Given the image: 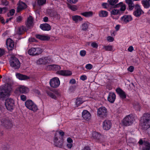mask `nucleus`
<instances>
[{"label":"nucleus","instance_id":"393cba45","mask_svg":"<svg viewBox=\"0 0 150 150\" xmlns=\"http://www.w3.org/2000/svg\"><path fill=\"white\" fill-rule=\"evenodd\" d=\"M120 7V8L119 10L120 11V12L121 13V14H122V11H124L126 9V6L125 4H123V3L122 2H120L118 4H116L114 7L115 8H118Z\"/></svg>","mask_w":150,"mask_h":150},{"label":"nucleus","instance_id":"6ab92c4d","mask_svg":"<svg viewBox=\"0 0 150 150\" xmlns=\"http://www.w3.org/2000/svg\"><path fill=\"white\" fill-rule=\"evenodd\" d=\"M6 45L8 50H11L13 49L14 46V42L11 39L8 38L7 40Z\"/></svg>","mask_w":150,"mask_h":150},{"label":"nucleus","instance_id":"1a4fd4ad","mask_svg":"<svg viewBox=\"0 0 150 150\" xmlns=\"http://www.w3.org/2000/svg\"><path fill=\"white\" fill-rule=\"evenodd\" d=\"M144 13V12L140 6L138 4H136L135 11L133 13V15L136 17H139L142 14Z\"/></svg>","mask_w":150,"mask_h":150},{"label":"nucleus","instance_id":"49530a36","mask_svg":"<svg viewBox=\"0 0 150 150\" xmlns=\"http://www.w3.org/2000/svg\"><path fill=\"white\" fill-rule=\"evenodd\" d=\"M1 2L2 5L5 6H8L9 4V2L7 0H1Z\"/></svg>","mask_w":150,"mask_h":150},{"label":"nucleus","instance_id":"0eeeda50","mask_svg":"<svg viewBox=\"0 0 150 150\" xmlns=\"http://www.w3.org/2000/svg\"><path fill=\"white\" fill-rule=\"evenodd\" d=\"M138 143L140 145V150H150V143L148 141L140 139Z\"/></svg>","mask_w":150,"mask_h":150},{"label":"nucleus","instance_id":"423d86ee","mask_svg":"<svg viewBox=\"0 0 150 150\" xmlns=\"http://www.w3.org/2000/svg\"><path fill=\"white\" fill-rule=\"evenodd\" d=\"M134 118L132 114L126 116L123 120L122 123L125 126H129L131 125L133 122Z\"/></svg>","mask_w":150,"mask_h":150},{"label":"nucleus","instance_id":"a878e982","mask_svg":"<svg viewBox=\"0 0 150 150\" xmlns=\"http://www.w3.org/2000/svg\"><path fill=\"white\" fill-rule=\"evenodd\" d=\"M35 37L37 39L41 40L48 41L50 39V37L49 36L39 34L36 35Z\"/></svg>","mask_w":150,"mask_h":150},{"label":"nucleus","instance_id":"09e8293b","mask_svg":"<svg viewBox=\"0 0 150 150\" xmlns=\"http://www.w3.org/2000/svg\"><path fill=\"white\" fill-rule=\"evenodd\" d=\"M134 107L136 110L139 111H140L141 107L139 103H137V104L134 105Z\"/></svg>","mask_w":150,"mask_h":150},{"label":"nucleus","instance_id":"cd10ccee","mask_svg":"<svg viewBox=\"0 0 150 150\" xmlns=\"http://www.w3.org/2000/svg\"><path fill=\"white\" fill-rule=\"evenodd\" d=\"M125 1L126 4L128 5L129 10H132L134 7H135V5L132 0H125Z\"/></svg>","mask_w":150,"mask_h":150},{"label":"nucleus","instance_id":"72a5a7b5","mask_svg":"<svg viewBox=\"0 0 150 150\" xmlns=\"http://www.w3.org/2000/svg\"><path fill=\"white\" fill-rule=\"evenodd\" d=\"M46 93L47 95L51 98L55 100H56L57 98V96L52 92V90L50 91H47Z\"/></svg>","mask_w":150,"mask_h":150},{"label":"nucleus","instance_id":"39448f33","mask_svg":"<svg viewBox=\"0 0 150 150\" xmlns=\"http://www.w3.org/2000/svg\"><path fill=\"white\" fill-rule=\"evenodd\" d=\"M5 104L6 109L10 111H12L15 108V102L11 98H8L5 100Z\"/></svg>","mask_w":150,"mask_h":150},{"label":"nucleus","instance_id":"ddd939ff","mask_svg":"<svg viewBox=\"0 0 150 150\" xmlns=\"http://www.w3.org/2000/svg\"><path fill=\"white\" fill-rule=\"evenodd\" d=\"M49 83L51 87L56 88L59 86L60 82L58 77H54L50 80Z\"/></svg>","mask_w":150,"mask_h":150},{"label":"nucleus","instance_id":"a18cd8bd","mask_svg":"<svg viewBox=\"0 0 150 150\" xmlns=\"http://www.w3.org/2000/svg\"><path fill=\"white\" fill-rule=\"evenodd\" d=\"M15 10L14 9H11L7 13V16L8 17L13 16L14 15L15 13Z\"/></svg>","mask_w":150,"mask_h":150},{"label":"nucleus","instance_id":"338daca9","mask_svg":"<svg viewBox=\"0 0 150 150\" xmlns=\"http://www.w3.org/2000/svg\"><path fill=\"white\" fill-rule=\"evenodd\" d=\"M78 0H68V2L70 3L75 4L78 1Z\"/></svg>","mask_w":150,"mask_h":150},{"label":"nucleus","instance_id":"e433bc0d","mask_svg":"<svg viewBox=\"0 0 150 150\" xmlns=\"http://www.w3.org/2000/svg\"><path fill=\"white\" fill-rule=\"evenodd\" d=\"M81 14L85 17H90L92 16L93 12L92 11H86L82 13Z\"/></svg>","mask_w":150,"mask_h":150},{"label":"nucleus","instance_id":"774afa93","mask_svg":"<svg viewBox=\"0 0 150 150\" xmlns=\"http://www.w3.org/2000/svg\"><path fill=\"white\" fill-rule=\"evenodd\" d=\"M82 150H91L90 147L88 146H85Z\"/></svg>","mask_w":150,"mask_h":150},{"label":"nucleus","instance_id":"864d4df0","mask_svg":"<svg viewBox=\"0 0 150 150\" xmlns=\"http://www.w3.org/2000/svg\"><path fill=\"white\" fill-rule=\"evenodd\" d=\"M85 68L86 69L90 70L93 68L92 65L91 64H88L86 65Z\"/></svg>","mask_w":150,"mask_h":150},{"label":"nucleus","instance_id":"2f4dec72","mask_svg":"<svg viewBox=\"0 0 150 150\" xmlns=\"http://www.w3.org/2000/svg\"><path fill=\"white\" fill-rule=\"evenodd\" d=\"M98 15L100 17H106L108 15V13L106 11L101 10L99 12Z\"/></svg>","mask_w":150,"mask_h":150},{"label":"nucleus","instance_id":"8fccbe9b","mask_svg":"<svg viewBox=\"0 0 150 150\" xmlns=\"http://www.w3.org/2000/svg\"><path fill=\"white\" fill-rule=\"evenodd\" d=\"M109 3H103L102 4V6L104 8L107 9L110 6Z\"/></svg>","mask_w":150,"mask_h":150},{"label":"nucleus","instance_id":"37998d69","mask_svg":"<svg viewBox=\"0 0 150 150\" xmlns=\"http://www.w3.org/2000/svg\"><path fill=\"white\" fill-rule=\"evenodd\" d=\"M23 5L25 6L24 7H23L22 6V5H19L18 6L17 11L18 12H19L21 11H22L23 9L26 8L27 7V5L25 4H23Z\"/></svg>","mask_w":150,"mask_h":150},{"label":"nucleus","instance_id":"c85d7f7f","mask_svg":"<svg viewBox=\"0 0 150 150\" xmlns=\"http://www.w3.org/2000/svg\"><path fill=\"white\" fill-rule=\"evenodd\" d=\"M92 137L94 139H96L98 142H100L101 136L100 133L96 132H94L92 134Z\"/></svg>","mask_w":150,"mask_h":150},{"label":"nucleus","instance_id":"f3484780","mask_svg":"<svg viewBox=\"0 0 150 150\" xmlns=\"http://www.w3.org/2000/svg\"><path fill=\"white\" fill-rule=\"evenodd\" d=\"M57 74L63 76H69L72 74V73L70 70H60L57 71Z\"/></svg>","mask_w":150,"mask_h":150},{"label":"nucleus","instance_id":"6e6552de","mask_svg":"<svg viewBox=\"0 0 150 150\" xmlns=\"http://www.w3.org/2000/svg\"><path fill=\"white\" fill-rule=\"evenodd\" d=\"M97 116L101 118H104L107 115V110L104 107L102 106L97 109Z\"/></svg>","mask_w":150,"mask_h":150},{"label":"nucleus","instance_id":"c03bdc74","mask_svg":"<svg viewBox=\"0 0 150 150\" xmlns=\"http://www.w3.org/2000/svg\"><path fill=\"white\" fill-rule=\"evenodd\" d=\"M4 126H5L7 128L11 127L12 126V124L11 122L8 120L6 121L4 124H3Z\"/></svg>","mask_w":150,"mask_h":150},{"label":"nucleus","instance_id":"c9c22d12","mask_svg":"<svg viewBox=\"0 0 150 150\" xmlns=\"http://www.w3.org/2000/svg\"><path fill=\"white\" fill-rule=\"evenodd\" d=\"M8 11V8L6 7H0V14H4Z\"/></svg>","mask_w":150,"mask_h":150},{"label":"nucleus","instance_id":"603ef678","mask_svg":"<svg viewBox=\"0 0 150 150\" xmlns=\"http://www.w3.org/2000/svg\"><path fill=\"white\" fill-rule=\"evenodd\" d=\"M58 134L59 135V136L60 135L61 138L62 139L63 137L64 134V132L62 130H60V131H58L57 132Z\"/></svg>","mask_w":150,"mask_h":150},{"label":"nucleus","instance_id":"412c9836","mask_svg":"<svg viewBox=\"0 0 150 150\" xmlns=\"http://www.w3.org/2000/svg\"><path fill=\"white\" fill-rule=\"evenodd\" d=\"M16 90L22 93H26L29 91L28 88L23 86H19L17 88Z\"/></svg>","mask_w":150,"mask_h":150},{"label":"nucleus","instance_id":"bf43d9fd","mask_svg":"<svg viewBox=\"0 0 150 150\" xmlns=\"http://www.w3.org/2000/svg\"><path fill=\"white\" fill-rule=\"evenodd\" d=\"M75 87L74 86H71L69 88V92L72 93L74 92L75 91Z\"/></svg>","mask_w":150,"mask_h":150},{"label":"nucleus","instance_id":"3c124183","mask_svg":"<svg viewBox=\"0 0 150 150\" xmlns=\"http://www.w3.org/2000/svg\"><path fill=\"white\" fill-rule=\"evenodd\" d=\"M52 90V92L54 93V94L55 95H56L58 96H59L60 95V93L58 90L54 89Z\"/></svg>","mask_w":150,"mask_h":150},{"label":"nucleus","instance_id":"7ed1b4c3","mask_svg":"<svg viewBox=\"0 0 150 150\" xmlns=\"http://www.w3.org/2000/svg\"><path fill=\"white\" fill-rule=\"evenodd\" d=\"M10 66L15 69H19L21 66L20 62L18 59L15 56H11L10 59Z\"/></svg>","mask_w":150,"mask_h":150},{"label":"nucleus","instance_id":"6e6d98bb","mask_svg":"<svg viewBox=\"0 0 150 150\" xmlns=\"http://www.w3.org/2000/svg\"><path fill=\"white\" fill-rule=\"evenodd\" d=\"M91 46L93 48H97L98 46V44L95 42H92L91 44Z\"/></svg>","mask_w":150,"mask_h":150},{"label":"nucleus","instance_id":"9b49d317","mask_svg":"<svg viewBox=\"0 0 150 150\" xmlns=\"http://www.w3.org/2000/svg\"><path fill=\"white\" fill-rule=\"evenodd\" d=\"M42 52V50L40 48H33L30 49L28 51V53L33 56L38 55Z\"/></svg>","mask_w":150,"mask_h":150},{"label":"nucleus","instance_id":"13d9d810","mask_svg":"<svg viewBox=\"0 0 150 150\" xmlns=\"http://www.w3.org/2000/svg\"><path fill=\"white\" fill-rule=\"evenodd\" d=\"M107 40L109 42H112L114 40V38L111 36H108L107 38Z\"/></svg>","mask_w":150,"mask_h":150},{"label":"nucleus","instance_id":"dca6fc26","mask_svg":"<svg viewBox=\"0 0 150 150\" xmlns=\"http://www.w3.org/2000/svg\"><path fill=\"white\" fill-rule=\"evenodd\" d=\"M120 20L124 23L127 24L132 20V18L130 15H125L120 18Z\"/></svg>","mask_w":150,"mask_h":150},{"label":"nucleus","instance_id":"f03ea898","mask_svg":"<svg viewBox=\"0 0 150 150\" xmlns=\"http://www.w3.org/2000/svg\"><path fill=\"white\" fill-rule=\"evenodd\" d=\"M11 88L6 86L0 87V100H3L9 95Z\"/></svg>","mask_w":150,"mask_h":150},{"label":"nucleus","instance_id":"2eb2a0df","mask_svg":"<svg viewBox=\"0 0 150 150\" xmlns=\"http://www.w3.org/2000/svg\"><path fill=\"white\" fill-rule=\"evenodd\" d=\"M34 19L32 16H30L28 17L25 25L26 28L29 30L33 25Z\"/></svg>","mask_w":150,"mask_h":150},{"label":"nucleus","instance_id":"69168bd1","mask_svg":"<svg viewBox=\"0 0 150 150\" xmlns=\"http://www.w3.org/2000/svg\"><path fill=\"white\" fill-rule=\"evenodd\" d=\"M67 141L69 143H72L73 142V140L70 137H68L67 138Z\"/></svg>","mask_w":150,"mask_h":150},{"label":"nucleus","instance_id":"b1692460","mask_svg":"<svg viewBox=\"0 0 150 150\" xmlns=\"http://www.w3.org/2000/svg\"><path fill=\"white\" fill-rule=\"evenodd\" d=\"M115 98L116 96L115 93H110L108 97V100L110 103H113L115 101Z\"/></svg>","mask_w":150,"mask_h":150},{"label":"nucleus","instance_id":"7c9ffc66","mask_svg":"<svg viewBox=\"0 0 150 150\" xmlns=\"http://www.w3.org/2000/svg\"><path fill=\"white\" fill-rule=\"evenodd\" d=\"M141 3L145 8L148 9L150 7V2L147 0H143Z\"/></svg>","mask_w":150,"mask_h":150},{"label":"nucleus","instance_id":"473e14b6","mask_svg":"<svg viewBox=\"0 0 150 150\" xmlns=\"http://www.w3.org/2000/svg\"><path fill=\"white\" fill-rule=\"evenodd\" d=\"M73 20L75 23H77L78 21H80L83 20L82 18L80 16L78 15L73 16L72 17Z\"/></svg>","mask_w":150,"mask_h":150},{"label":"nucleus","instance_id":"20e7f679","mask_svg":"<svg viewBox=\"0 0 150 150\" xmlns=\"http://www.w3.org/2000/svg\"><path fill=\"white\" fill-rule=\"evenodd\" d=\"M25 105L29 110L36 112L38 109L36 105L31 100H28L25 102Z\"/></svg>","mask_w":150,"mask_h":150},{"label":"nucleus","instance_id":"de8ad7c7","mask_svg":"<svg viewBox=\"0 0 150 150\" xmlns=\"http://www.w3.org/2000/svg\"><path fill=\"white\" fill-rule=\"evenodd\" d=\"M46 2V0H38V3L39 6H41L45 4Z\"/></svg>","mask_w":150,"mask_h":150},{"label":"nucleus","instance_id":"e2e57ef3","mask_svg":"<svg viewBox=\"0 0 150 150\" xmlns=\"http://www.w3.org/2000/svg\"><path fill=\"white\" fill-rule=\"evenodd\" d=\"M80 79L82 81H84L87 79V76L85 75H83L81 76Z\"/></svg>","mask_w":150,"mask_h":150},{"label":"nucleus","instance_id":"4c0bfd02","mask_svg":"<svg viewBox=\"0 0 150 150\" xmlns=\"http://www.w3.org/2000/svg\"><path fill=\"white\" fill-rule=\"evenodd\" d=\"M110 14L111 15H120L121 14V13L120 12V11L116 9H113L110 12Z\"/></svg>","mask_w":150,"mask_h":150},{"label":"nucleus","instance_id":"a211bd4d","mask_svg":"<svg viewBox=\"0 0 150 150\" xmlns=\"http://www.w3.org/2000/svg\"><path fill=\"white\" fill-rule=\"evenodd\" d=\"M82 117L86 121H89L91 118V115L90 113L86 110H84L82 114Z\"/></svg>","mask_w":150,"mask_h":150},{"label":"nucleus","instance_id":"aec40b11","mask_svg":"<svg viewBox=\"0 0 150 150\" xmlns=\"http://www.w3.org/2000/svg\"><path fill=\"white\" fill-rule=\"evenodd\" d=\"M116 92L118 94L120 97L122 99H124L126 98L125 93L120 88H117L116 90Z\"/></svg>","mask_w":150,"mask_h":150},{"label":"nucleus","instance_id":"a19ab883","mask_svg":"<svg viewBox=\"0 0 150 150\" xmlns=\"http://www.w3.org/2000/svg\"><path fill=\"white\" fill-rule=\"evenodd\" d=\"M67 6L70 9L73 11H75L77 9V6L74 5H71L69 4H68Z\"/></svg>","mask_w":150,"mask_h":150},{"label":"nucleus","instance_id":"5fc2aeb1","mask_svg":"<svg viewBox=\"0 0 150 150\" xmlns=\"http://www.w3.org/2000/svg\"><path fill=\"white\" fill-rule=\"evenodd\" d=\"M20 98L23 101H25L27 99L26 96L23 95H22L20 96Z\"/></svg>","mask_w":150,"mask_h":150},{"label":"nucleus","instance_id":"0e129e2a","mask_svg":"<svg viewBox=\"0 0 150 150\" xmlns=\"http://www.w3.org/2000/svg\"><path fill=\"white\" fill-rule=\"evenodd\" d=\"M0 21L2 23L4 24H5V22H4V19L3 17L1 16V15H0Z\"/></svg>","mask_w":150,"mask_h":150},{"label":"nucleus","instance_id":"052dcab7","mask_svg":"<svg viewBox=\"0 0 150 150\" xmlns=\"http://www.w3.org/2000/svg\"><path fill=\"white\" fill-rule=\"evenodd\" d=\"M134 67L133 66H131L128 68V70L131 72H132L134 70Z\"/></svg>","mask_w":150,"mask_h":150},{"label":"nucleus","instance_id":"58836bf2","mask_svg":"<svg viewBox=\"0 0 150 150\" xmlns=\"http://www.w3.org/2000/svg\"><path fill=\"white\" fill-rule=\"evenodd\" d=\"M88 23L87 22H85L83 23L81 25V28L82 30L83 31H86L87 30L89 26Z\"/></svg>","mask_w":150,"mask_h":150},{"label":"nucleus","instance_id":"9d476101","mask_svg":"<svg viewBox=\"0 0 150 150\" xmlns=\"http://www.w3.org/2000/svg\"><path fill=\"white\" fill-rule=\"evenodd\" d=\"M52 59L49 57H42L39 58L37 61V63L39 64H45L51 63L52 62Z\"/></svg>","mask_w":150,"mask_h":150},{"label":"nucleus","instance_id":"f8f14e48","mask_svg":"<svg viewBox=\"0 0 150 150\" xmlns=\"http://www.w3.org/2000/svg\"><path fill=\"white\" fill-rule=\"evenodd\" d=\"M62 139L60 137L59 135L57 133L55 134L54 139V144L56 146L61 147L62 145Z\"/></svg>","mask_w":150,"mask_h":150},{"label":"nucleus","instance_id":"ea45409f","mask_svg":"<svg viewBox=\"0 0 150 150\" xmlns=\"http://www.w3.org/2000/svg\"><path fill=\"white\" fill-rule=\"evenodd\" d=\"M103 49L106 51H113V46L112 45H104Z\"/></svg>","mask_w":150,"mask_h":150},{"label":"nucleus","instance_id":"5701e85b","mask_svg":"<svg viewBox=\"0 0 150 150\" xmlns=\"http://www.w3.org/2000/svg\"><path fill=\"white\" fill-rule=\"evenodd\" d=\"M40 27L41 30L43 31H48L51 29L50 25L46 23L41 24L40 25Z\"/></svg>","mask_w":150,"mask_h":150},{"label":"nucleus","instance_id":"79ce46f5","mask_svg":"<svg viewBox=\"0 0 150 150\" xmlns=\"http://www.w3.org/2000/svg\"><path fill=\"white\" fill-rule=\"evenodd\" d=\"M83 102L82 99L81 98H78L76 100L75 103L77 107L80 105Z\"/></svg>","mask_w":150,"mask_h":150},{"label":"nucleus","instance_id":"4468645a","mask_svg":"<svg viewBox=\"0 0 150 150\" xmlns=\"http://www.w3.org/2000/svg\"><path fill=\"white\" fill-rule=\"evenodd\" d=\"M102 126L103 129L105 130H109L112 127L111 121L109 120H105L103 122Z\"/></svg>","mask_w":150,"mask_h":150},{"label":"nucleus","instance_id":"f257e3e1","mask_svg":"<svg viewBox=\"0 0 150 150\" xmlns=\"http://www.w3.org/2000/svg\"><path fill=\"white\" fill-rule=\"evenodd\" d=\"M142 126L145 129L150 127V113L145 112L141 117Z\"/></svg>","mask_w":150,"mask_h":150},{"label":"nucleus","instance_id":"c756f323","mask_svg":"<svg viewBox=\"0 0 150 150\" xmlns=\"http://www.w3.org/2000/svg\"><path fill=\"white\" fill-rule=\"evenodd\" d=\"M47 67L53 71H59L61 69V67L57 64H51L49 65Z\"/></svg>","mask_w":150,"mask_h":150},{"label":"nucleus","instance_id":"f704fd0d","mask_svg":"<svg viewBox=\"0 0 150 150\" xmlns=\"http://www.w3.org/2000/svg\"><path fill=\"white\" fill-rule=\"evenodd\" d=\"M118 1L119 0H108V2L109 3L110 5L111 6L114 8H114L115 6L117 4Z\"/></svg>","mask_w":150,"mask_h":150},{"label":"nucleus","instance_id":"4be33fe9","mask_svg":"<svg viewBox=\"0 0 150 150\" xmlns=\"http://www.w3.org/2000/svg\"><path fill=\"white\" fill-rule=\"evenodd\" d=\"M28 30L26 26L22 25L18 28L16 33L19 35H21L26 32Z\"/></svg>","mask_w":150,"mask_h":150},{"label":"nucleus","instance_id":"4d7b16f0","mask_svg":"<svg viewBox=\"0 0 150 150\" xmlns=\"http://www.w3.org/2000/svg\"><path fill=\"white\" fill-rule=\"evenodd\" d=\"M86 53V52L84 50H81L80 52V54L82 57L84 56L85 55Z\"/></svg>","mask_w":150,"mask_h":150},{"label":"nucleus","instance_id":"680f3d73","mask_svg":"<svg viewBox=\"0 0 150 150\" xmlns=\"http://www.w3.org/2000/svg\"><path fill=\"white\" fill-rule=\"evenodd\" d=\"M5 50L4 49L0 48V57L2 56L5 53Z\"/></svg>","mask_w":150,"mask_h":150},{"label":"nucleus","instance_id":"bb28decb","mask_svg":"<svg viewBox=\"0 0 150 150\" xmlns=\"http://www.w3.org/2000/svg\"><path fill=\"white\" fill-rule=\"evenodd\" d=\"M16 77L21 80H25L29 79L28 76L20 73L16 74Z\"/></svg>","mask_w":150,"mask_h":150}]
</instances>
